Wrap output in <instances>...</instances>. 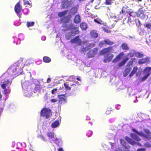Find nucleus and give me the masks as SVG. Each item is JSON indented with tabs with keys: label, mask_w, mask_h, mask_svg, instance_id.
Masks as SVG:
<instances>
[{
	"label": "nucleus",
	"mask_w": 151,
	"mask_h": 151,
	"mask_svg": "<svg viewBox=\"0 0 151 151\" xmlns=\"http://www.w3.org/2000/svg\"><path fill=\"white\" fill-rule=\"evenodd\" d=\"M129 60L128 58H126L124 59L119 64V66L120 67L124 65L126 62Z\"/></svg>",
	"instance_id": "obj_26"
},
{
	"label": "nucleus",
	"mask_w": 151,
	"mask_h": 151,
	"mask_svg": "<svg viewBox=\"0 0 151 151\" xmlns=\"http://www.w3.org/2000/svg\"><path fill=\"white\" fill-rule=\"evenodd\" d=\"M135 56L138 58H141L143 57L144 55L141 53L137 52L135 53Z\"/></svg>",
	"instance_id": "obj_32"
},
{
	"label": "nucleus",
	"mask_w": 151,
	"mask_h": 151,
	"mask_svg": "<svg viewBox=\"0 0 151 151\" xmlns=\"http://www.w3.org/2000/svg\"><path fill=\"white\" fill-rule=\"evenodd\" d=\"M74 21L76 23H79L81 21L80 16L78 15H76L75 17Z\"/></svg>",
	"instance_id": "obj_24"
},
{
	"label": "nucleus",
	"mask_w": 151,
	"mask_h": 151,
	"mask_svg": "<svg viewBox=\"0 0 151 151\" xmlns=\"http://www.w3.org/2000/svg\"><path fill=\"white\" fill-rule=\"evenodd\" d=\"M24 4H28L31 7L32 6L31 4L28 1L24 0Z\"/></svg>",
	"instance_id": "obj_48"
},
{
	"label": "nucleus",
	"mask_w": 151,
	"mask_h": 151,
	"mask_svg": "<svg viewBox=\"0 0 151 151\" xmlns=\"http://www.w3.org/2000/svg\"><path fill=\"white\" fill-rule=\"evenodd\" d=\"M41 139L42 140L45 141H46L47 140V139H46L45 138L42 136L41 137Z\"/></svg>",
	"instance_id": "obj_56"
},
{
	"label": "nucleus",
	"mask_w": 151,
	"mask_h": 151,
	"mask_svg": "<svg viewBox=\"0 0 151 151\" xmlns=\"http://www.w3.org/2000/svg\"><path fill=\"white\" fill-rule=\"evenodd\" d=\"M92 134V132L91 131H88L86 134L87 135L88 137H91Z\"/></svg>",
	"instance_id": "obj_44"
},
{
	"label": "nucleus",
	"mask_w": 151,
	"mask_h": 151,
	"mask_svg": "<svg viewBox=\"0 0 151 151\" xmlns=\"http://www.w3.org/2000/svg\"><path fill=\"white\" fill-rule=\"evenodd\" d=\"M51 81V79L50 78H48L47 82L48 83H49Z\"/></svg>",
	"instance_id": "obj_60"
},
{
	"label": "nucleus",
	"mask_w": 151,
	"mask_h": 151,
	"mask_svg": "<svg viewBox=\"0 0 151 151\" xmlns=\"http://www.w3.org/2000/svg\"><path fill=\"white\" fill-rule=\"evenodd\" d=\"M24 95L27 97H30L32 95V89L30 88H28V89L23 90Z\"/></svg>",
	"instance_id": "obj_10"
},
{
	"label": "nucleus",
	"mask_w": 151,
	"mask_h": 151,
	"mask_svg": "<svg viewBox=\"0 0 151 151\" xmlns=\"http://www.w3.org/2000/svg\"><path fill=\"white\" fill-rule=\"evenodd\" d=\"M59 124V122L58 121H56L53 122L52 125L51 127L52 128H55L57 127Z\"/></svg>",
	"instance_id": "obj_25"
},
{
	"label": "nucleus",
	"mask_w": 151,
	"mask_h": 151,
	"mask_svg": "<svg viewBox=\"0 0 151 151\" xmlns=\"http://www.w3.org/2000/svg\"><path fill=\"white\" fill-rule=\"evenodd\" d=\"M57 90V89L56 88L54 89L53 90H52L51 92L52 94H55L56 93Z\"/></svg>",
	"instance_id": "obj_51"
},
{
	"label": "nucleus",
	"mask_w": 151,
	"mask_h": 151,
	"mask_svg": "<svg viewBox=\"0 0 151 151\" xmlns=\"http://www.w3.org/2000/svg\"><path fill=\"white\" fill-rule=\"evenodd\" d=\"M151 67H147L144 70V73L145 76L142 78V81H144L147 79L151 74Z\"/></svg>",
	"instance_id": "obj_6"
},
{
	"label": "nucleus",
	"mask_w": 151,
	"mask_h": 151,
	"mask_svg": "<svg viewBox=\"0 0 151 151\" xmlns=\"http://www.w3.org/2000/svg\"><path fill=\"white\" fill-rule=\"evenodd\" d=\"M41 39L42 40L44 41L46 40V37L45 36H43L41 38Z\"/></svg>",
	"instance_id": "obj_59"
},
{
	"label": "nucleus",
	"mask_w": 151,
	"mask_h": 151,
	"mask_svg": "<svg viewBox=\"0 0 151 151\" xmlns=\"http://www.w3.org/2000/svg\"><path fill=\"white\" fill-rule=\"evenodd\" d=\"M124 54L123 52L121 53L119 55H118L112 61L113 63H116L122 58H124Z\"/></svg>",
	"instance_id": "obj_16"
},
{
	"label": "nucleus",
	"mask_w": 151,
	"mask_h": 151,
	"mask_svg": "<svg viewBox=\"0 0 151 151\" xmlns=\"http://www.w3.org/2000/svg\"><path fill=\"white\" fill-rule=\"evenodd\" d=\"M149 60V58L146 57L139 59L138 62V63L139 64H142L145 63Z\"/></svg>",
	"instance_id": "obj_18"
},
{
	"label": "nucleus",
	"mask_w": 151,
	"mask_h": 151,
	"mask_svg": "<svg viewBox=\"0 0 151 151\" xmlns=\"http://www.w3.org/2000/svg\"><path fill=\"white\" fill-rule=\"evenodd\" d=\"M112 49V47L110 46L108 48L104 49L101 51L100 53L101 55H103L111 51Z\"/></svg>",
	"instance_id": "obj_15"
},
{
	"label": "nucleus",
	"mask_w": 151,
	"mask_h": 151,
	"mask_svg": "<svg viewBox=\"0 0 151 151\" xmlns=\"http://www.w3.org/2000/svg\"><path fill=\"white\" fill-rule=\"evenodd\" d=\"M15 142L14 141L12 142V147H14L15 145Z\"/></svg>",
	"instance_id": "obj_58"
},
{
	"label": "nucleus",
	"mask_w": 151,
	"mask_h": 151,
	"mask_svg": "<svg viewBox=\"0 0 151 151\" xmlns=\"http://www.w3.org/2000/svg\"><path fill=\"white\" fill-rule=\"evenodd\" d=\"M6 84H3L1 85V88L4 89V91L3 92V93L5 95L7 93V89L6 88Z\"/></svg>",
	"instance_id": "obj_29"
},
{
	"label": "nucleus",
	"mask_w": 151,
	"mask_h": 151,
	"mask_svg": "<svg viewBox=\"0 0 151 151\" xmlns=\"http://www.w3.org/2000/svg\"><path fill=\"white\" fill-rule=\"evenodd\" d=\"M120 142L122 146L124 147L125 148H128L129 147V145L128 144L125 142L124 139H121L120 140Z\"/></svg>",
	"instance_id": "obj_20"
},
{
	"label": "nucleus",
	"mask_w": 151,
	"mask_h": 151,
	"mask_svg": "<svg viewBox=\"0 0 151 151\" xmlns=\"http://www.w3.org/2000/svg\"><path fill=\"white\" fill-rule=\"evenodd\" d=\"M144 12V11L142 9H139L138 11V13L139 14H143Z\"/></svg>",
	"instance_id": "obj_49"
},
{
	"label": "nucleus",
	"mask_w": 151,
	"mask_h": 151,
	"mask_svg": "<svg viewBox=\"0 0 151 151\" xmlns=\"http://www.w3.org/2000/svg\"><path fill=\"white\" fill-rule=\"evenodd\" d=\"M97 51V49L96 48L90 51L87 54L88 57L90 58L94 56L96 54Z\"/></svg>",
	"instance_id": "obj_9"
},
{
	"label": "nucleus",
	"mask_w": 151,
	"mask_h": 151,
	"mask_svg": "<svg viewBox=\"0 0 151 151\" xmlns=\"http://www.w3.org/2000/svg\"><path fill=\"white\" fill-rule=\"evenodd\" d=\"M131 68L130 67H127L123 72V75L124 77H126L129 73L130 71Z\"/></svg>",
	"instance_id": "obj_19"
},
{
	"label": "nucleus",
	"mask_w": 151,
	"mask_h": 151,
	"mask_svg": "<svg viewBox=\"0 0 151 151\" xmlns=\"http://www.w3.org/2000/svg\"><path fill=\"white\" fill-rule=\"evenodd\" d=\"M50 100L52 103H55L58 101V100L55 99H50Z\"/></svg>",
	"instance_id": "obj_47"
},
{
	"label": "nucleus",
	"mask_w": 151,
	"mask_h": 151,
	"mask_svg": "<svg viewBox=\"0 0 151 151\" xmlns=\"http://www.w3.org/2000/svg\"><path fill=\"white\" fill-rule=\"evenodd\" d=\"M19 40H23L24 39V36L22 34H20L19 35Z\"/></svg>",
	"instance_id": "obj_42"
},
{
	"label": "nucleus",
	"mask_w": 151,
	"mask_h": 151,
	"mask_svg": "<svg viewBox=\"0 0 151 151\" xmlns=\"http://www.w3.org/2000/svg\"><path fill=\"white\" fill-rule=\"evenodd\" d=\"M63 26L67 29H69L71 28V33L73 34H78L79 31L78 28L77 27L73 26L72 24L70 22V20L68 19L67 22H65V23L63 24Z\"/></svg>",
	"instance_id": "obj_2"
},
{
	"label": "nucleus",
	"mask_w": 151,
	"mask_h": 151,
	"mask_svg": "<svg viewBox=\"0 0 151 151\" xmlns=\"http://www.w3.org/2000/svg\"><path fill=\"white\" fill-rule=\"evenodd\" d=\"M130 137L134 139L137 141H139L140 140V139L134 134H131Z\"/></svg>",
	"instance_id": "obj_21"
},
{
	"label": "nucleus",
	"mask_w": 151,
	"mask_h": 151,
	"mask_svg": "<svg viewBox=\"0 0 151 151\" xmlns=\"http://www.w3.org/2000/svg\"><path fill=\"white\" fill-rule=\"evenodd\" d=\"M145 27L151 30V24L150 23H146L144 25Z\"/></svg>",
	"instance_id": "obj_38"
},
{
	"label": "nucleus",
	"mask_w": 151,
	"mask_h": 151,
	"mask_svg": "<svg viewBox=\"0 0 151 151\" xmlns=\"http://www.w3.org/2000/svg\"><path fill=\"white\" fill-rule=\"evenodd\" d=\"M110 111H107L106 112V114H109L110 113Z\"/></svg>",
	"instance_id": "obj_64"
},
{
	"label": "nucleus",
	"mask_w": 151,
	"mask_h": 151,
	"mask_svg": "<svg viewBox=\"0 0 151 151\" xmlns=\"http://www.w3.org/2000/svg\"><path fill=\"white\" fill-rule=\"evenodd\" d=\"M47 135L48 137V139L51 142L58 144L61 141L60 139L56 138V136L52 132H48L47 133Z\"/></svg>",
	"instance_id": "obj_3"
},
{
	"label": "nucleus",
	"mask_w": 151,
	"mask_h": 151,
	"mask_svg": "<svg viewBox=\"0 0 151 151\" xmlns=\"http://www.w3.org/2000/svg\"><path fill=\"white\" fill-rule=\"evenodd\" d=\"M122 48L124 50H128L129 48L127 45L125 43H123L121 46Z\"/></svg>",
	"instance_id": "obj_30"
},
{
	"label": "nucleus",
	"mask_w": 151,
	"mask_h": 151,
	"mask_svg": "<svg viewBox=\"0 0 151 151\" xmlns=\"http://www.w3.org/2000/svg\"><path fill=\"white\" fill-rule=\"evenodd\" d=\"M70 3H69L67 0H63L61 6V9L67 8L70 6Z\"/></svg>",
	"instance_id": "obj_14"
},
{
	"label": "nucleus",
	"mask_w": 151,
	"mask_h": 151,
	"mask_svg": "<svg viewBox=\"0 0 151 151\" xmlns=\"http://www.w3.org/2000/svg\"><path fill=\"white\" fill-rule=\"evenodd\" d=\"M43 61L46 63H49L51 61V59L48 57L45 56L43 58Z\"/></svg>",
	"instance_id": "obj_31"
},
{
	"label": "nucleus",
	"mask_w": 151,
	"mask_h": 151,
	"mask_svg": "<svg viewBox=\"0 0 151 151\" xmlns=\"http://www.w3.org/2000/svg\"><path fill=\"white\" fill-rule=\"evenodd\" d=\"M93 46V44L90 43H86L85 47L81 49V51L83 52H86L88 51L89 49H90Z\"/></svg>",
	"instance_id": "obj_13"
},
{
	"label": "nucleus",
	"mask_w": 151,
	"mask_h": 151,
	"mask_svg": "<svg viewBox=\"0 0 151 151\" xmlns=\"http://www.w3.org/2000/svg\"><path fill=\"white\" fill-rule=\"evenodd\" d=\"M110 18L113 19L115 22H117V20L120 19L119 17H116L114 14H112L110 16Z\"/></svg>",
	"instance_id": "obj_23"
},
{
	"label": "nucleus",
	"mask_w": 151,
	"mask_h": 151,
	"mask_svg": "<svg viewBox=\"0 0 151 151\" xmlns=\"http://www.w3.org/2000/svg\"><path fill=\"white\" fill-rule=\"evenodd\" d=\"M25 65V61L22 58L16 62L12 65L10 69L15 75V77L19 74H21L22 72V69Z\"/></svg>",
	"instance_id": "obj_1"
},
{
	"label": "nucleus",
	"mask_w": 151,
	"mask_h": 151,
	"mask_svg": "<svg viewBox=\"0 0 151 151\" xmlns=\"http://www.w3.org/2000/svg\"><path fill=\"white\" fill-rule=\"evenodd\" d=\"M58 151H63V149L62 148H60L58 150Z\"/></svg>",
	"instance_id": "obj_61"
},
{
	"label": "nucleus",
	"mask_w": 151,
	"mask_h": 151,
	"mask_svg": "<svg viewBox=\"0 0 151 151\" xmlns=\"http://www.w3.org/2000/svg\"><path fill=\"white\" fill-rule=\"evenodd\" d=\"M105 43L106 44L109 45H112L113 43L112 41H110L109 39H106L105 40Z\"/></svg>",
	"instance_id": "obj_36"
},
{
	"label": "nucleus",
	"mask_w": 151,
	"mask_h": 151,
	"mask_svg": "<svg viewBox=\"0 0 151 151\" xmlns=\"http://www.w3.org/2000/svg\"><path fill=\"white\" fill-rule=\"evenodd\" d=\"M130 15L133 17H134L136 15V13L135 12H131L129 14Z\"/></svg>",
	"instance_id": "obj_50"
},
{
	"label": "nucleus",
	"mask_w": 151,
	"mask_h": 151,
	"mask_svg": "<svg viewBox=\"0 0 151 151\" xmlns=\"http://www.w3.org/2000/svg\"><path fill=\"white\" fill-rule=\"evenodd\" d=\"M80 77H78V78H76V79L77 80H78V81H81V79L80 78Z\"/></svg>",
	"instance_id": "obj_63"
},
{
	"label": "nucleus",
	"mask_w": 151,
	"mask_h": 151,
	"mask_svg": "<svg viewBox=\"0 0 151 151\" xmlns=\"http://www.w3.org/2000/svg\"><path fill=\"white\" fill-rule=\"evenodd\" d=\"M135 58H132L130 60V61L128 63V64L129 65H132L133 64V62L134 61H135Z\"/></svg>",
	"instance_id": "obj_40"
},
{
	"label": "nucleus",
	"mask_w": 151,
	"mask_h": 151,
	"mask_svg": "<svg viewBox=\"0 0 151 151\" xmlns=\"http://www.w3.org/2000/svg\"><path fill=\"white\" fill-rule=\"evenodd\" d=\"M72 33H68L66 35V38L67 40H69L72 36Z\"/></svg>",
	"instance_id": "obj_37"
},
{
	"label": "nucleus",
	"mask_w": 151,
	"mask_h": 151,
	"mask_svg": "<svg viewBox=\"0 0 151 151\" xmlns=\"http://www.w3.org/2000/svg\"><path fill=\"white\" fill-rule=\"evenodd\" d=\"M138 70V68L136 66L133 69L132 71L131 72V73L129 74V76L131 77L134 74H135L136 72Z\"/></svg>",
	"instance_id": "obj_27"
},
{
	"label": "nucleus",
	"mask_w": 151,
	"mask_h": 151,
	"mask_svg": "<svg viewBox=\"0 0 151 151\" xmlns=\"http://www.w3.org/2000/svg\"><path fill=\"white\" fill-rule=\"evenodd\" d=\"M51 111L50 109L44 108L41 112V116L45 117L46 119L48 118L51 115Z\"/></svg>",
	"instance_id": "obj_5"
},
{
	"label": "nucleus",
	"mask_w": 151,
	"mask_h": 151,
	"mask_svg": "<svg viewBox=\"0 0 151 151\" xmlns=\"http://www.w3.org/2000/svg\"><path fill=\"white\" fill-rule=\"evenodd\" d=\"M70 42L72 43H75L78 45H81L82 42L81 40L80 39L78 36L76 37L71 40Z\"/></svg>",
	"instance_id": "obj_8"
},
{
	"label": "nucleus",
	"mask_w": 151,
	"mask_h": 151,
	"mask_svg": "<svg viewBox=\"0 0 151 151\" xmlns=\"http://www.w3.org/2000/svg\"><path fill=\"white\" fill-rule=\"evenodd\" d=\"M136 52L134 50H131L129 53L128 54V55H129L130 57H133L135 55V53Z\"/></svg>",
	"instance_id": "obj_34"
},
{
	"label": "nucleus",
	"mask_w": 151,
	"mask_h": 151,
	"mask_svg": "<svg viewBox=\"0 0 151 151\" xmlns=\"http://www.w3.org/2000/svg\"><path fill=\"white\" fill-rule=\"evenodd\" d=\"M34 24V22H27V26L28 27L32 26H33Z\"/></svg>",
	"instance_id": "obj_43"
},
{
	"label": "nucleus",
	"mask_w": 151,
	"mask_h": 151,
	"mask_svg": "<svg viewBox=\"0 0 151 151\" xmlns=\"http://www.w3.org/2000/svg\"><path fill=\"white\" fill-rule=\"evenodd\" d=\"M70 11L71 13L74 14L77 12V8L76 7H73L71 9Z\"/></svg>",
	"instance_id": "obj_35"
},
{
	"label": "nucleus",
	"mask_w": 151,
	"mask_h": 151,
	"mask_svg": "<svg viewBox=\"0 0 151 151\" xmlns=\"http://www.w3.org/2000/svg\"><path fill=\"white\" fill-rule=\"evenodd\" d=\"M64 86L65 89L67 90H70L71 89L70 87L66 83H65L64 84Z\"/></svg>",
	"instance_id": "obj_41"
},
{
	"label": "nucleus",
	"mask_w": 151,
	"mask_h": 151,
	"mask_svg": "<svg viewBox=\"0 0 151 151\" xmlns=\"http://www.w3.org/2000/svg\"><path fill=\"white\" fill-rule=\"evenodd\" d=\"M22 85L23 90L28 89V88H30V86H29V84L28 81H26L24 80L21 81Z\"/></svg>",
	"instance_id": "obj_11"
},
{
	"label": "nucleus",
	"mask_w": 151,
	"mask_h": 151,
	"mask_svg": "<svg viewBox=\"0 0 151 151\" xmlns=\"http://www.w3.org/2000/svg\"><path fill=\"white\" fill-rule=\"evenodd\" d=\"M106 44L105 43V40L104 41H101L100 43H99V45L100 46H101L103 45L104 44Z\"/></svg>",
	"instance_id": "obj_52"
},
{
	"label": "nucleus",
	"mask_w": 151,
	"mask_h": 151,
	"mask_svg": "<svg viewBox=\"0 0 151 151\" xmlns=\"http://www.w3.org/2000/svg\"><path fill=\"white\" fill-rule=\"evenodd\" d=\"M127 7H123L122 9V13H125V12H128V11L126 10Z\"/></svg>",
	"instance_id": "obj_45"
},
{
	"label": "nucleus",
	"mask_w": 151,
	"mask_h": 151,
	"mask_svg": "<svg viewBox=\"0 0 151 151\" xmlns=\"http://www.w3.org/2000/svg\"><path fill=\"white\" fill-rule=\"evenodd\" d=\"M91 36L93 38H96L98 36V34L95 31H91L90 32Z\"/></svg>",
	"instance_id": "obj_22"
},
{
	"label": "nucleus",
	"mask_w": 151,
	"mask_h": 151,
	"mask_svg": "<svg viewBox=\"0 0 151 151\" xmlns=\"http://www.w3.org/2000/svg\"><path fill=\"white\" fill-rule=\"evenodd\" d=\"M29 150L30 151H34V148L32 146H30L29 147Z\"/></svg>",
	"instance_id": "obj_57"
},
{
	"label": "nucleus",
	"mask_w": 151,
	"mask_h": 151,
	"mask_svg": "<svg viewBox=\"0 0 151 151\" xmlns=\"http://www.w3.org/2000/svg\"><path fill=\"white\" fill-rule=\"evenodd\" d=\"M22 9V7L20 4L19 3L17 4L15 7V10L19 18L21 17L22 14L20 13Z\"/></svg>",
	"instance_id": "obj_7"
},
{
	"label": "nucleus",
	"mask_w": 151,
	"mask_h": 151,
	"mask_svg": "<svg viewBox=\"0 0 151 151\" xmlns=\"http://www.w3.org/2000/svg\"><path fill=\"white\" fill-rule=\"evenodd\" d=\"M145 148H140L138 149L137 151H145Z\"/></svg>",
	"instance_id": "obj_55"
},
{
	"label": "nucleus",
	"mask_w": 151,
	"mask_h": 151,
	"mask_svg": "<svg viewBox=\"0 0 151 151\" xmlns=\"http://www.w3.org/2000/svg\"><path fill=\"white\" fill-rule=\"evenodd\" d=\"M112 0H106V4L107 5H110L111 4V1Z\"/></svg>",
	"instance_id": "obj_46"
},
{
	"label": "nucleus",
	"mask_w": 151,
	"mask_h": 151,
	"mask_svg": "<svg viewBox=\"0 0 151 151\" xmlns=\"http://www.w3.org/2000/svg\"><path fill=\"white\" fill-rule=\"evenodd\" d=\"M94 20L95 22L99 24H100V22H101V20L99 19L98 20L97 19H94Z\"/></svg>",
	"instance_id": "obj_53"
},
{
	"label": "nucleus",
	"mask_w": 151,
	"mask_h": 151,
	"mask_svg": "<svg viewBox=\"0 0 151 151\" xmlns=\"http://www.w3.org/2000/svg\"><path fill=\"white\" fill-rule=\"evenodd\" d=\"M67 11H64L62 12H59L58 14V15L59 17H62L65 16L67 14Z\"/></svg>",
	"instance_id": "obj_33"
},
{
	"label": "nucleus",
	"mask_w": 151,
	"mask_h": 151,
	"mask_svg": "<svg viewBox=\"0 0 151 151\" xmlns=\"http://www.w3.org/2000/svg\"><path fill=\"white\" fill-rule=\"evenodd\" d=\"M81 28L83 30H85L87 28V25L85 23H82L80 24Z\"/></svg>",
	"instance_id": "obj_28"
},
{
	"label": "nucleus",
	"mask_w": 151,
	"mask_h": 151,
	"mask_svg": "<svg viewBox=\"0 0 151 151\" xmlns=\"http://www.w3.org/2000/svg\"><path fill=\"white\" fill-rule=\"evenodd\" d=\"M103 30H104V31L105 32H107V33H109V32H110V31L108 30V29H106L104 28H103Z\"/></svg>",
	"instance_id": "obj_54"
},
{
	"label": "nucleus",
	"mask_w": 151,
	"mask_h": 151,
	"mask_svg": "<svg viewBox=\"0 0 151 151\" xmlns=\"http://www.w3.org/2000/svg\"><path fill=\"white\" fill-rule=\"evenodd\" d=\"M45 100H47L48 99V97L47 96V95H46L45 96Z\"/></svg>",
	"instance_id": "obj_62"
},
{
	"label": "nucleus",
	"mask_w": 151,
	"mask_h": 151,
	"mask_svg": "<svg viewBox=\"0 0 151 151\" xmlns=\"http://www.w3.org/2000/svg\"><path fill=\"white\" fill-rule=\"evenodd\" d=\"M114 55L112 54H108L105 55L104 56V62L105 63L109 62L111 61Z\"/></svg>",
	"instance_id": "obj_12"
},
{
	"label": "nucleus",
	"mask_w": 151,
	"mask_h": 151,
	"mask_svg": "<svg viewBox=\"0 0 151 151\" xmlns=\"http://www.w3.org/2000/svg\"><path fill=\"white\" fill-rule=\"evenodd\" d=\"M132 131L133 132L136 133L137 134L140 136L144 137L148 139L151 138V133H150V131L147 129H145L144 130V131L146 134H145V133L142 132H139L134 129H133Z\"/></svg>",
	"instance_id": "obj_4"
},
{
	"label": "nucleus",
	"mask_w": 151,
	"mask_h": 151,
	"mask_svg": "<svg viewBox=\"0 0 151 151\" xmlns=\"http://www.w3.org/2000/svg\"><path fill=\"white\" fill-rule=\"evenodd\" d=\"M125 139L129 144L132 145H134L136 143V142L134 141L128 137H125Z\"/></svg>",
	"instance_id": "obj_17"
},
{
	"label": "nucleus",
	"mask_w": 151,
	"mask_h": 151,
	"mask_svg": "<svg viewBox=\"0 0 151 151\" xmlns=\"http://www.w3.org/2000/svg\"><path fill=\"white\" fill-rule=\"evenodd\" d=\"M58 96L59 98L60 101H64L65 100V99L64 98V96L63 95Z\"/></svg>",
	"instance_id": "obj_39"
}]
</instances>
